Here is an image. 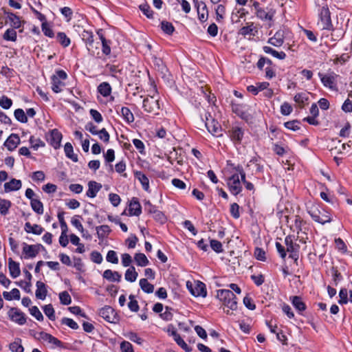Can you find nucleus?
<instances>
[{
	"mask_svg": "<svg viewBox=\"0 0 352 352\" xmlns=\"http://www.w3.org/2000/svg\"><path fill=\"white\" fill-rule=\"evenodd\" d=\"M99 316L111 323H117L119 320L115 310L110 306H105L100 309Z\"/></svg>",
	"mask_w": 352,
	"mask_h": 352,
	"instance_id": "9d476101",
	"label": "nucleus"
},
{
	"mask_svg": "<svg viewBox=\"0 0 352 352\" xmlns=\"http://www.w3.org/2000/svg\"><path fill=\"white\" fill-rule=\"evenodd\" d=\"M96 232L98 238L100 240H103L111 232L110 227L107 225H102L96 227Z\"/></svg>",
	"mask_w": 352,
	"mask_h": 352,
	"instance_id": "f704fd0d",
	"label": "nucleus"
},
{
	"mask_svg": "<svg viewBox=\"0 0 352 352\" xmlns=\"http://www.w3.org/2000/svg\"><path fill=\"white\" fill-rule=\"evenodd\" d=\"M228 134L235 144H240L244 135V129L238 125H234L228 131Z\"/></svg>",
	"mask_w": 352,
	"mask_h": 352,
	"instance_id": "9b49d317",
	"label": "nucleus"
},
{
	"mask_svg": "<svg viewBox=\"0 0 352 352\" xmlns=\"http://www.w3.org/2000/svg\"><path fill=\"white\" fill-rule=\"evenodd\" d=\"M25 230L28 233H32L36 235H40L44 230L41 226L38 224H31L30 222L25 223Z\"/></svg>",
	"mask_w": 352,
	"mask_h": 352,
	"instance_id": "72a5a7b5",
	"label": "nucleus"
},
{
	"mask_svg": "<svg viewBox=\"0 0 352 352\" xmlns=\"http://www.w3.org/2000/svg\"><path fill=\"white\" fill-rule=\"evenodd\" d=\"M27 4L40 21H45V16L41 14L42 4L40 0H27Z\"/></svg>",
	"mask_w": 352,
	"mask_h": 352,
	"instance_id": "4468645a",
	"label": "nucleus"
},
{
	"mask_svg": "<svg viewBox=\"0 0 352 352\" xmlns=\"http://www.w3.org/2000/svg\"><path fill=\"white\" fill-rule=\"evenodd\" d=\"M106 259L108 262L113 264H117L118 263V258L117 254L113 250H109L107 252Z\"/></svg>",
	"mask_w": 352,
	"mask_h": 352,
	"instance_id": "774afa93",
	"label": "nucleus"
},
{
	"mask_svg": "<svg viewBox=\"0 0 352 352\" xmlns=\"http://www.w3.org/2000/svg\"><path fill=\"white\" fill-rule=\"evenodd\" d=\"M17 234H18L10 233L9 237V243L11 249L14 252L17 250L19 243V236H16Z\"/></svg>",
	"mask_w": 352,
	"mask_h": 352,
	"instance_id": "864d4df0",
	"label": "nucleus"
},
{
	"mask_svg": "<svg viewBox=\"0 0 352 352\" xmlns=\"http://www.w3.org/2000/svg\"><path fill=\"white\" fill-rule=\"evenodd\" d=\"M309 214L314 221L319 223L325 224L331 221L329 212L323 208L312 207L309 210Z\"/></svg>",
	"mask_w": 352,
	"mask_h": 352,
	"instance_id": "20e7f679",
	"label": "nucleus"
},
{
	"mask_svg": "<svg viewBox=\"0 0 352 352\" xmlns=\"http://www.w3.org/2000/svg\"><path fill=\"white\" fill-rule=\"evenodd\" d=\"M43 311L45 314L51 320H54L56 317L54 314V309L52 305L49 304L45 305L43 307Z\"/></svg>",
	"mask_w": 352,
	"mask_h": 352,
	"instance_id": "13d9d810",
	"label": "nucleus"
},
{
	"mask_svg": "<svg viewBox=\"0 0 352 352\" xmlns=\"http://www.w3.org/2000/svg\"><path fill=\"white\" fill-rule=\"evenodd\" d=\"M195 6L197 11L198 19L200 22L204 23L208 20V11L206 4L204 1H199L198 0H193Z\"/></svg>",
	"mask_w": 352,
	"mask_h": 352,
	"instance_id": "ddd939ff",
	"label": "nucleus"
},
{
	"mask_svg": "<svg viewBox=\"0 0 352 352\" xmlns=\"http://www.w3.org/2000/svg\"><path fill=\"white\" fill-rule=\"evenodd\" d=\"M88 190L87 191V196L94 198L96 196L98 192L101 189L102 185L94 181H91L88 184Z\"/></svg>",
	"mask_w": 352,
	"mask_h": 352,
	"instance_id": "393cba45",
	"label": "nucleus"
},
{
	"mask_svg": "<svg viewBox=\"0 0 352 352\" xmlns=\"http://www.w3.org/2000/svg\"><path fill=\"white\" fill-rule=\"evenodd\" d=\"M20 142L19 136L15 133H12L4 142V146L9 151H13L20 144Z\"/></svg>",
	"mask_w": 352,
	"mask_h": 352,
	"instance_id": "6ab92c4d",
	"label": "nucleus"
},
{
	"mask_svg": "<svg viewBox=\"0 0 352 352\" xmlns=\"http://www.w3.org/2000/svg\"><path fill=\"white\" fill-rule=\"evenodd\" d=\"M41 21V29L45 36L50 38H53L54 36V33L50 24L46 21V19L45 21Z\"/></svg>",
	"mask_w": 352,
	"mask_h": 352,
	"instance_id": "3c124183",
	"label": "nucleus"
},
{
	"mask_svg": "<svg viewBox=\"0 0 352 352\" xmlns=\"http://www.w3.org/2000/svg\"><path fill=\"white\" fill-rule=\"evenodd\" d=\"M205 117V126L208 131L214 135H221V127L219 122L209 113H206Z\"/></svg>",
	"mask_w": 352,
	"mask_h": 352,
	"instance_id": "1a4fd4ad",
	"label": "nucleus"
},
{
	"mask_svg": "<svg viewBox=\"0 0 352 352\" xmlns=\"http://www.w3.org/2000/svg\"><path fill=\"white\" fill-rule=\"evenodd\" d=\"M263 50L266 54H271L279 60H283L286 58V54L284 52H278L270 46H264Z\"/></svg>",
	"mask_w": 352,
	"mask_h": 352,
	"instance_id": "c9c22d12",
	"label": "nucleus"
},
{
	"mask_svg": "<svg viewBox=\"0 0 352 352\" xmlns=\"http://www.w3.org/2000/svg\"><path fill=\"white\" fill-rule=\"evenodd\" d=\"M36 296L38 299L43 300L45 298L47 295V289L45 287V285L41 281H37L36 283Z\"/></svg>",
	"mask_w": 352,
	"mask_h": 352,
	"instance_id": "e433bc0d",
	"label": "nucleus"
},
{
	"mask_svg": "<svg viewBox=\"0 0 352 352\" xmlns=\"http://www.w3.org/2000/svg\"><path fill=\"white\" fill-rule=\"evenodd\" d=\"M67 78V74L63 70H57L51 77L52 89L54 93H60L65 86V80Z\"/></svg>",
	"mask_w": 352,
	"mask_h": 352,
	"instance_id": "39448f33",
	"label": "nucleus"
},
{
	"mask_svg": "<svg viewBox=\"0 0 352 352\" xmlns=\"http://www.w3.org/2000/svg\"><path fill=\"white\" fill-rule=\"evenodd\" d=\"M257 29L256 27L254 25V23L250 22L247 23L246 26L242 27L239 30V34L243 36H255L257 33Z\"/></svg>",
	"mask_w": 352,
	"mask_h": 352,
	"instance_id": "412c9836",
	"label": "nucleus"
},
{
	"mask_svg": "<svg viewBox=\"0 0 352 352\" xmlns=\"http://www.w3.org/2000/svg\"><path fill=\"white\" fill-rule=\"evenodd\" d=\"M142 107L145 111L154 115H157L159 113L160 108L159 100L155 96H148L144 98Z\"/></svg>",
	"mask_w": 352,
	"mask_h": 352,
	"instance_id": "0eeeda50",
	"label": "nucleus"
},
{
	"mask_svg": "<svg viewBox=\"0 0 352 352\" xmlns=\"http://www.w3.org/2000/svg\"><path fill=\"white\" fill-rule=\"evenodd\" d=\"M59 299L60 303L65 305H68L72 302L71 296L67 291L62 292L59 294Z\"/></svg>",
	"mask_w": 352,
	"mask_h": 352,
	"instance_id": "5fc2aeb1",
	"label": "nucleus"
},
{
	"mask_svg": "<svg viewBox=\"0 0 352 352\" xmlns=\"http://www.w3.org/2000/svg\"><path fill=\"white\" fill-rule=\"evenodd\" d=\"M15 29L16 28H14L11 29H8L3 35L4 39L7 41H14L16 38V32Z\"/></svg>",
	"mask_w": 352,
	"mask_h": 352,
	"instance_id": "4d7b16f0",
	"label": "nucleus"
},
{
	"mask_svg": "<svg viewBox=\"0 0 352 352\" xmlns=\"http://www.w3.org/2000/svg\"><path fill=\"white\" fill-rule=\"evenodd\" d=\"M64 151L65 153V155L73 162H76L78 161V156L74 153L73 146L70 142H67L65 144Z\"/></svg>",
	"mask_w": 352,
	"mask_h": 352,
	"instance_id": "37998d69",
	"label": "nucleus"
},
{
	"mask_svg": "<svg viewBox=\"0 0 352 352\" xmlns=\"http://www.w3.org/2000/svg\"><path fill=\"white\" fill-rule=\"evenodd\" d=\"M56 40L64 47H68L71 43L70 38L64 32H58Z\"/></svg>",
	"mask_w": 352,
	"mask_h": 352,
	"instance_id": "09e8293b",
	"label": "nucleus"
},
{
	"mask_svg": "<svg viewBox=\"0 0 352 352\" xmlns=\"http://www.w3.org/2000/svg\"><path fill=\"white\" fill-rule=\"evenodd\" d=\"M120 113L122 118L129 124L134 122V116L131 110L126 107H122L120 109Z\"/></svg>",
	"mask_w": 352,
	"mask_h": 352,
	"instance_id": "4c0bfd02",
	"label": "nucleus"
},
{
	"mask_svg": "<svg viewBox=\"0 0 352 352\" xmlns=\"http://www.w3.org/2000/svg\"><path fill=\"white\" fill-rule=\"evenodd\" d=\"M8 267L12 277L16 278L20 275L21 270L19 263L14 261L12 258H9Z\"/></svg>",
	"mask_w": 352,
	"mask_h": 352,
	"instance_id": "2f4dec72",
	"label": "nucleus"
},
{
	"mask_svg": "<svg viewBox=\"0 0 352 352\" xmlns=\"http://www.w3.org/2000/svg\"><path fill=\"white\" fill-rule=\"evenodd\" d=\"M138 274L133 266H131L125 272L124 278L127 281L135 282Z\"/></svg>",
	"mask_w": 352,
	"mask_h": 352,
	"instance_id": "de8ad7c7",
	"label": "nucleus"
},
{
	"mask_svg": "<svg viewBox=\"0 0 352 352\" xmlns=\"http://www.w3.org/2000/svg\"><path fill=\"white\" fill-rule=\"evenodd\" d=\"M140 286L141 289L147 294H151L154 291L153 285L151 284L147 278H141L140 280Z\"/></svg>",
	"mask_w": 352,
	"mask_h": 352,
	"instance_id": "a18cd8bd",
	"label": "nucleus"
},
{
	"mask_svg": "<svg viewBox=\"0 0 352 352\" xmlns=\"http://www.w3.org/2000/svg\"><path fill=\"white\" fill-rule=\"evenodd\" d=\"M30 143L31 147L35 150L38 149L40 146H44L45 144L38 138H35L34 136L30 137Z\"/></svg>",
	"mask_w": 352,
	"mask_h": 352,
	"instance_id": "680f3d73",
	"label": "nucleus"
},
{
	"mask_svg": "<svg viewBox=\"0 0 352 352\" xmlns=\"http://www.w3.org/2000/svg\"><path fill=\"white\" fill-rule=\"evenodd\" d=\"M187 287H188L190 293L196 297H198V296L205 297L207 294L205 285L202 283L199 282L195 285V287H193L192 285H190V287H189L188 283Z\"/></svg>",
	"mask_w": 352,
	"mask_h": 352,
	"instance_id": "f3484780",
	"label": "nucleus"
},
{
	"mask_svg": "<svg viewBox=\"0 0 352 352\" xmlns=\"http://www.w3.org/2000/svg\"><path fill=\"white\" fill-rule=\"evenodd\" d=\"M8 316L12 321L22 324V313L18 308H11L8 311Z\"/></svg>",
	"mask_w": 352,
	"mask_h": 352,
	"instance_id": "cd10ccee",
	"label": "nucleus"
},
{
	"mask_svg": "<svg viewBox=\"0 0 352 352\" xmlns=\"http://www.w3.org/2000/svg\"><path fill=\"white\" fill-rule=\"evenodd\" d=\"M285 31L280 29L276 32L274 36L269 38L268 43L275 47H280L284 43Z\"/></svg>",
	"mask_w": 352,
	"mask_h": 352,
	"instance_id": "2eb2a0df",
	"label": "nucleus"
},
{
	"mask_svg": "<svg viewBox=\"0 0 352 352\" xmlns=\"http://www.w3.org/2000/svg\"><path fill=\"white\" fill-rule=\"evenodd\" d=\"M294 100L300 108H302L309 100L308 94L305 92L298 93L294 96Z\"/></svg>",
	"mask_w": 352,
	"mask_h": 352,
	"instance_id": "ea45409f",
	"label": "nucleus"
},
{
	"mask_svg": "<svg viewBox=\"0 0 352 352\" xmlns=\"http://www.w3.org/2000/svg\"><path fill=\"white\" fill-rule=\"evenodd\" d=\"M289 299L292 305L298 311L299 314H302V311H304L307 308V306L303 302L302 298L298 296H291Z\"/></svg>",
	"mask_w": 352,
	"mask_h": 352,
	"instance_id": "aec40b11",
	"label": "nucleus"
},
{
	"mask_svg": "<svg viewBox=\"0 0 352 352\" xmlns=\"http://www.w3.org/2000/svg\"><path fill=\"white\" fill-rule=\"evenodd\" d=\"M293 111V108L290 104L287 102H283L280 106V113L283 116L289 115Z\"/></svg>",
	"mask_w": 352,
	"mask_h": 352,
	"instance_id": "338daca9",
	"label": "nucleus"
},
{
	"mask_svg": "<svg viewBox=\"0 0 352 352\" xmlns=\"http://www.w3.org/2000/svg\"><path fill=\"white\" fill-rule=\"evenodd\" d=\"M61 323L75 330L78 329L79 327L78 324L74 320L69 318H63L61 320Z\"/></svg>",
	"mask_w": 352,
	"mask_h": 352,
	"instance_id": "69168bd1",
	"label": "nucleus"
},
{
	"mask_svg": "<svg viewBox=\"0 0 352 352\" xmlns=\"http://www.w3.org/2000/svg\"><path fill=\"white\" fill-rule=\"evenodd\" d=\"M161 28L164 32L168 34H172L175 30V28L173 24L168 21H162L161 23Z\"/></svg>",
	"mask_w": 352,
	"mask_h": 352,
	"instance_id": "6e6d98bb",
	"label": "nucleus"
},
{
	"mask_svg": "<svg viewBox=\"0 0 352 352\" xmlns=\"http://www.w3.org/2000/svg\"><path fill=\"white\" fill-rule=\"evenodd\" d=\"M252 7L255 10V15L257 18L263 21L273 22L276 14L275 10L267 7L263 8L258 1H254L252 4Z\"/></svg>",
	"mask_w": 352,
	"mask_h": 352,
	"instance_id": "7ed1b4c3",
	"label": "nucleus"
},
{
	"mask_svg": "<svg viewBox=\"0 0 352 352\" xmlns=\"http://www.w3.org/2000/svg\"><path fill=\"white\" fill-rule=\"evenodd\" d=\"M3 296L6 300L20 299V292L18 289H13L11 292H3Z\"/></svg>",
	"mask_w": 352,
	"mask_h": 352,
	"instance_id": "8fccbe9b",
	"label": "nucleus"
},
{
	"mask_svg": "<svg viewBox=\"0 0 352 352\" xmlns=\"http://www.w3.org/2000/svg\"><path fill=\"white\" fill-rule=\"evenodd\" d=\"M98 91L104 97L109 96L111 93V87L109 83L103 82L98 87Z\"/></svg>",
	"mask_w": 352,
	"mask_h": 352,
	"instance_id": "a19ab883",
	"label": "nucleus"
},
{
	"mask_svg": "<svg viewBox=\"0 0 352 352\" xmlns=\"http://www.w3.org/2000/svg\"><path fill=\"white\" fill-rule=\"evenodd\" d=\"M71 223L73 226H74L78 231H80L82 234V236H85L84 228L82 224L79 220V216H75L72 219Z\"/></svg>",
	"mask_w": 352,
	"mask_h": 352,
	"instance_id": "bf43d9fd",
	"label": "nucleus"
},
{
	"mask_svg": "<svg viewBox=\"0 0 352 352\" xmlns=\"http://www.w3.org/2000/svg\"><path fill=\"white\" fill-rule=\"evenodd\" d=\"M248 12L244 8L235 10L232 12L231 15V21L232 23H239L240 19L245 16Z\"/></svg>",
	"mask_w": 352,
	"mask_h": 352,
	"instance_id": "79ce46f5",
	"label": "nucleus"
},
{
	"mask_svg": "<svg viewBox=\"0 0 352 352\" xmlns=\"http://www.w3.org/2000/svg\"><path fill=\"white\" fill-rule=\"evenodd\" d=\"M10 349L12 352H22V341L20 338H16L10 344Z\"/></svg>",
	"mask_w": 352,
	"mask_h": 352,
	"instance_id": "603ef678",
	"label": "nucleus"
},
{
	"mask_svg": "<svg viewBox=\"0 0 352 352\" xmlns=\"http://www.w3.org/2000/svg\"><path fill=\"white\" fill-rule=\"evenodd\" d=\"M82 36V40L86 43L88 51L91 54L94 55L96 52L94 50V40L93 34L91 32L84 31Z\"/></svg>",
	"mask_w": 352,
	"mask_h": 352,
	"instance_id": "a211bd4d",
	"label": "nucleus"
},
{
	"mask_svg": "<svg viewBox=\"0 0 352 352\" xmlns=\"http://www.w3.org/2000/svg\"><path fill=\"white\" fill-rule=\"evenodd\" d=\"M42 248L43 246L41 244L25 245H23V253L26 257L34 258L38 254Z\"/></svg>",
	"mask_w": 352,
	"mask_h": 352,
	"instance_id": "dca6fc26",
	"label": "nucleus"
},
{
	"mask_svg": "<svg viewBox=\"0 0 352 352\" xmlns=\"http://www.w3.org/2000/svg\"><path fill=\"white\" fill-rule=\"evenodd\" d=\"M217 297L225 306L231 310L236 309V298L232 291L228 289H219L217 291Z\"/></svg>",
	"mask_w": 352,
	"mask_h": 352,
	"instance_id": "f03ea898",
	"label": "nucleus"
},
{
	"mask_svg": "<svg viewBox=\"0 0 352 352\" xmlns=\"http://www.w3.org/2000/svg\"><path fill=\"white\" fill-rule=\"evenodd\" d=\"M103 278L112 282H120L121 275L116 271L106 270L103 273Z\"/></svg>",
	"mask_w": 352,
	"mask_h": 352,
	"instance_id": "473e14b6",
	"label": "nucleus"
},
{
	"mask_svg": "<svg viewBox=\"0 0 352 352\" xmlns=\"http://www.w3.org/2000/svg\"><path fill=\"white\" fill-rule=\"evenodd\" d=\"M30 205L32 210L37 214H42L43 213V205L39 197L32 200V201H30Z\"/></svg>",
	"mask_w": 352,
	"mask_h": 352,
	"instance_id": "49530a36",
	"label": "nucleus"
},
{
	"mask_svg": "<svg viewBox=\"0 0 352 352\" xmlns=\"http://www.w3.org/2000/svg\"><path fill=\"white\" fill-rule=\"evenodd\" d=\"M129 212L130 215L139 216L142 212V207L137 198L133 197L130 202Z\"/></svg>",
	"mask_w": 352,
	"mask_h": 352,
	"instance_id": "b1692460",
	"label": "nucleus"
},
{
	"mask_svg": "<svg viewBox=\"0 0 352 352\" xmlns=\"http://www.w3.org/2000/svg\"><path fill=\"white\" fill-rule=\"evenodd\" d=\"M21 186V182L19 179H12L5 183L4 190L6 192L19 190Z\"/></svg>",
	"mask_w": 352,
	"mask_h": 352,
	"instance_id": "c85d7f7f",
	"label": "nucleus"
},
{
	"mask_svg": "<svg viewBox=\"0 0 352 352\" xmlns=\"http://www.w3.org/2000/svg\"><path fill=\"white\" fill-rule=\"evenodd\" d=\"M318 13V25L321 26L322 30L333 32L334 28L331 21V12L327 5L320 8Z\"/></svg>",
	"mask_w": 352,
	"mask_h": 352,
	"instance_id": "f257e3e1",
	"label": "nucleus"
},
{
	"mask_svg": "<svg viewBox=\"0 0 352 352\" xmlns=\"http://www.w3.org/2000/svg\"><path fill=\"white\" fill-rule=\"evenodd\" d=\"M40 338L44 342L51 344L54 346L61 347L63 346V343L60 340L57 339L56 338L52 336L51 334L42 332L40 333Z\"/></svg>",
	"mask_w": 352,
	"mask_h": 352,
	"instance_id": "5701e85b",
	"label": "nucleus"
},
{
	"mask_svg": "<svg viewBox=\"0 0 352 352\" xmlns=\"http://www.w3.org/2000/svg\"><path fill=\"white\" fill-rule=\"evenodd\" d=\"M62 134L58 129H52L47 135V141L55 149H57L60 146L62 140Z\"/></svg>",
	"mask_w": 352,
	"mask_h": 352,
	"instance_id": "f8f14e48",
	"label": "nucleus"
},
{
	"mask_svg": "<svg viewBox=\"0 0 352 352\" xmlns=\"http://www.w3.org/2000/svg\"><path fill=\"white\" fill-rule=\"evenodd\" d=\"M134 175L135 179L141 184L142 188L146 192H150L149 179L148 177L141 171H136Z\"/></svg>",
	"mask_w": 352,
	"mask_h": 352,
	"instance_id": "4be33fe9",
	"label": "nucleus"
},
{
	"mask_svg": "<svg viewBox=\"0 0 352 352\" xmlns=\"http://www.w3.org/2000/svg\"><path fill=\"white\" fill-rule=\"evenodd\" d=\"M5 14H7L8 22L14 28H19L21 27V21L20 18L13 14L12 12L4 11Z\"/></svg>",
	"mask_w": 352,
	"mask_h": 352,
	"instance_id": "c756f323",
	"label": "nucleus"
},
{
	"mask_svg": "<svg viewBox=\"0 0 352 352\" xmlns=\"http://www.w3.org/2000/svg\"><path fill=\"white\" fill-rule=\"evenodd\" d=\"M234 169L240 174L241 182L245 184V188L249 190H253L254 185L251 182L246 181L245 173L243 169V167L241 166H237L234 168Z\"/></svg>",
	"mask_w": 352,
	"mask_h": 352,
	"instance_id": "58836bf2",
	"label": "nucleus"
},
{
	"mask_svg": "<svg viewBox=\"0 0 352 352\" xmlns=\"http://www.w3.org/2000/svg\"><path fill=\"white\" fill-rule=\"evenodd\" d=\"M211 248L217 253H221L223 251L222 244L220 241L211 239L210 241Z\"/></svg>",
	"mask_w": 352,
	"mask_h": 352,
	"instance_id": "052dcab7",
	"label": "nucleus"
},
{
	"mask_svg": "<svg viewBox=\"0 0 352 352\" xmlns=\"http://www.w3.org/2000/svg\"><path fill=\"white\" fill-rule=\"evenodd\" d=\"M294 236L292 235H288L285 239V243L287 246V252L290 253H294L298 252L299 245L294 243Z\"/></svg>",
	"mask_w": 352,
	"mask_h": 352,
	"instance_id": "7c9ffc66",
	"label": "nucleus"
},
{
	"mask_svg": "<svg viewBox=\"0 0 352 352\" xmlns=\"http://www.w3.org/2000/svg\"><path fill=\"white\" fill-rule=\"evenodd\" d=\"M129 302L128 307L131 311L137 312L139 310V305L138 301L135 299L134 296H129Z\"/></svg>",
	"mask_w": 352,
	"mask_h": 352,
	"instance_id": "e2e57ef3",
	"label": "nucleus"
},
{
	"mask_svg": "<svg viewBox=\"0 0 352 352\" xmlns=\"http://www.w3.org/2000/svg\"><path fill=\"white\" fill-rule=\"evenodd\" d=\"M240 174L236 170L227 181V184L230 192L234 195H239L242 190V185L239 179Z\"/></svg>",
	"mask_w": 352,
	"mask_h": 352,
	"instance_id": "423d86ee",
	"label": "nucleus"
},
{
	"mask_svg": "<svg viewBox=\"0 0 352 352\" xmlns=\"http://www.w3.org/2000/svg\"><path fill=\"white\" fill-rule=\"evenodd\" d=\"M171 336L173 337L174 340L176 342V343L186 352H191L192 348L190 347L185 342L184 340L181 338L179 334L177 333V332L175 330H173L171 331Z\"/></svg>",
	"mask_w": 352,
	"mask_h": 352,
	"instance_id": "a878e982",
	"label": "nucleus"
},
{
	"mask_svg": "<svg viewBox=\"0 0 352 352\" xmlns=\"http://www.w3.org/2000/svg\"><path fill=\"white\" fill-rule=\"evenodd\" d=\"M97 34L101 41L102 43V53L105 55H109L111 53V47H110V41H107L102 34V30H99L97 32Z\"/></svg>",
	"mask_w": 352,
	"mask_h": 352,
	"instance_id": "bb28decb",
	"label": "nucleus"
},
{
	"mask_svg": "<svg viewBox=\"0 0 352 352\" xmlns=\"http://www.w3.org/2000/svg\"><path fill=\"white\" fill-rule=\"evenodd\" d=\"M134 260L136 264L141 267H145L149 263L147 257L143 253H136L134 256Z\"/></svg>",
	"mask_w": 352,
	"mask_h": 352,
	"instance_id": "c03bdc74",
	"label": "nucleus"
},
{
	"mask_svg": "<svg viewBox=\"0 0 352 352\" xmlns=\"http://www.w3.org/2000/svg\"><path fill=\"white\" fill-rule=\"evenodd\" d=\"M320 80L325 87L332 91H337V78L338 76L333 72L327 74H318Z\"/></svg>",
	"mask_w": 352,
	"mask_h": 352,
	"instance_id": "6e6552de",
	"label": "nucleus"
},
{
	"mask_svg": "<svg viewBox=\"0 0 352 352\" xmlns=\"http://www.w3.org/2000/svg\"><path fill=\"white\" fill-rule=\"evenodd\" d=\"M12 104L11 99L8 98L6 96H2L0 98V106L4 109H8Z\"/></svg>",
	"mask_w": 352,
	"mask_h": 352,
	"instance_id": "0e129e2a",
	"label": "nucleus"
}]
</instances>
